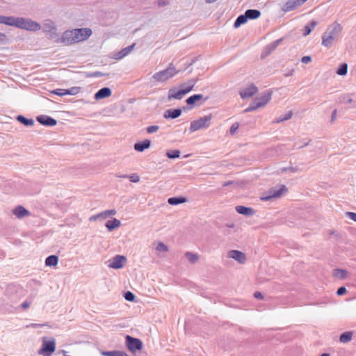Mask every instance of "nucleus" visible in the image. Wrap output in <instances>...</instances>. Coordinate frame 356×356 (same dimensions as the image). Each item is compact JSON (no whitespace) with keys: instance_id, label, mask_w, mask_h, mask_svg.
<instances>
[{"instance_id":"1","label":"nucleus","mask_w":356,"mask_h":356,"mask_svg":"<svg viewBox=\"0 0 356 356\" xmlns=\"http://www.w3.org/2000/svg\"><path fill=\"white\" fill-rule=\"evenodd\" d=\"M197 79H192L189 80L186 83L183 84L180 86V88H172L168 90V100L172 99H181L185 95L191 92L195 85L197 83Z\"/></svg>"},{"instance_id":"2","label":"nucleus","mask_w":356,"mask_h":356,"mask_svg":"<svg viewBox=\"0 0 356 356\" xmlns=\"http://www.w3.org/2000/svg\"><path fill=\"white\" fill-rule=\"evenodd\" d=\"M341 31L342 26L337 22L329 26L322 36V45L326 47H331L333 42L339 37Z\"/></svg>"},{"instance_id":"3","label":"nucleus","mask_w":356,"mask_h":356,"mask_svg":"<svg viewBox=\"0 0 356 356\" xmlns=\"http://www.w3.org/2000/svg\"><path fill=\"white\" fill-rule=\"evenodd\" d=\"M16 28L28 31L35 32L41 29L42 26L38 22L29 18L18 17Z\"/></svg>"},{"instance_id":"4","label":"nucleus","mask_w":356,"mask_h":356,"mask_svg":"<svg viewBox=\"0 0 356 356\" xmlns=\"http://www.w3.org/2000/svg\"><path fill=\"white\" fill-rule=\"evenodd\" d=\"M178 73L175 65L172 63L169 64L168 67L153 75V78L159 82H163L172 78Z\"/></svg>"},{"instance_id":"5","label":"nucleus","mask_w":356,"mask_h":356,"mask_svg":"<svg viewBox=\"0 0 356 356\" xmlns=\"http://www.w3.org/2000/svg\"><path fill=\"white\" fill-rule=\"evenodd\" d=\"M212 119L211 114L202 117L196 120H193L191 122L190 131L194 132L200 129H207L211 124V120Z\"/></svg>"},{"instance_id":"6","label":"nucleus","mask_w":356,"mask_h":356,"mask_svg":"<svg viewBox=\"0 0 356 356\" xmlns=\"http://www.w3.org/2000/svg\"><path fill=\"white\" fill-rule=\"evenodd\" d=\"M125 343L127 348L133 354L140 351L143 347V342L140 339L133 337L130 335H126Z\"/></svg>"},{"instance_id":"7","label":"nucleus","mask_w":356,"mask_h":356,"mask_svg":"<svg viewBox=\"0 0 356 356\" xmlns=\"http://www.w3.org/2000/svg\"><path fill=\"white\" fill-rule=\"evenodd\" d=\"M107 220L105 226L109 232H111V209H107L104 211L99 213L98 214L90 217V221H104Z\"/></svg>"},{"instance_id":"8","label":"nucleus","mask_w":356,"mask_h":356,"mask_svg":"<svg viewBox=\"0 0 356 356\" xmlns=\"http://www.w3.org/2000/svg\"><path fill=\"white\" fill-rule=\"evenodd\" d=\"M76 42H80L86 40L91 35L92 30L89 28H79L74 29Z\"/></svg>"},{"instance_id":"9","label":"nucleus","mask_w":356,"mask_h":356,"mask_svg":"<svg viewBox=\"0 0 356 356\" xmlns=\"http://www.w3.org/2000/svg\"><path fill=\"white\" fill-rule=\"evenodd\" d=\"M56 350V343L55 341H44L42 343V348L38 351L39 354H43L44 356H51V354Z\"/></svg>"},{"instance_id":"10","label":"nucleus","mask_w":356,"mask_h":356,"mask_svg":"<svg viewBox=\"0 0 356 356\" xmlns=\"http://www.w3.org/2000/svg\"><path fill=\"white\" fill-rule=\"evenodd\" d=\"M287 188L284 185H280L279 188H272L269 191V195L261 198V200L267 201L273 197H280L283 193L286 192Z\"/></svg>"},{"instance_id":"11","label":"nucleus","mask_w":356,"mask_h":356,"mask_svg":"<svg viewBox=\"0 0 356 356\" xmlns=\"http://www.w3.org/2000/svg\"><path fill=\"white\" fill-rule=\"evenodd\" d=\"M36 120L40 124L46 127H54L57 124V120L56 119L46 115H40L37 116Z\"/></svg>"},{"instance_id":"12","label":"nucleus","mask_w":356,"mask_h":356,"mask_svg":"<svg viewBox=\"0 0 356 356\" xmlns=\"http://www.w3.org/2000/svg\"><path fill=\"white\" fill-rule=\"evenodd\" d=\"M74 35V29L67 30L63 33L60 38V42L64 43L65 45H70L76 43Z\"/></svg>"},{"instance_id":"13","label":"nucleus","mask_w":356,"mask_h":356,"mask_svg":"<svg viewBox=\"0 0 356 356\" xmlns=\"http://www.w3.org/2000/svg\"><path fill=\"white\" fill-rule=\"evenodd\" d=\"M127 261V259L124 255H115L113 257L112 267L113 269L122 268Z\"/></svg>"},{"instance_id":"14","label":"nucleus","mask_w":356,"mask_h":356,"mask_svg":"<svg viewBox=\"0 0 356 356\" xmlns=\"http://www.w3.org/2000/svg\"><path fill=\"white\" fill-rule=\"evenodd\" d=\"M258 92V88L254 84H251L249 87L240 91V96L242 99H248L252 97Z\"/></svg>"},{"instance_id":"15","label":"nucleus","mask_w":356,"mask_h":356,"mask_svg":"<svg viewBox=\"0 0 356 356\" xmlns=\"http://www.w3.org/2000/svg\"><path fill=\"white\" fill-rule=\"evenodd\" d=\"M229 257L234 259L240 264H245L246 261L245 254L239 250H232L228 252Z\"/></svg>"},{"instance_id":"16","label":"nucleus","mask_w":356,"mask_h":356,"mask_svg":"<svg viewBox=\"0 0 356 356\" xmlns=\"http://www.w3.org/2000/svg\"><path fill=\"white\" fill-rule=\"evenodd\" d=\"M273 92L270 90L265 91L264 93H262L260 96L255 97V100H257V102H259L258 105L262 106H264L266 105L270 100L271 99Z\"/></svg>"},{"instance_id":"17","label":"nucleus","mask_w":356,"mask_h":356,"mask_svg":"<svg viewBox=\"0 0 356 356\" xmlns=\"http://www.w3.org/2000/svg\"><path fill=\"white\" fill-rule=\"evenodd\" d=\"M282 41V38H280L266 45L261 54V58H264L270 54L277 47Z\"/></svg>"},{"instance_id":"18","label":"nucleus","mask_w":356,"mask_h":356,"mask_svg":"<svg viewBox=\"0 0 356 356\" xmlns=\"http://www.w3.org/2000/svg\"><path fill=\"white\" fill-rule=\"evenodd\" d=\"M12 213L19 219H22L31 215L29 211L21 205H18L13 209Z\"/></svg>"},{"instance_id":"19","label":"nucleus","mask_w":356,"mask_h":356,"mask_svg":"<svg viewBox=\"0 0 356 356\" xmlns=\"http://www.w3.org/2000/svg\"><path fill=\"white\" fill-rule=\"evenodd\" d=\"M57 27L56 24L50 20H46L42 25V31L45 33H49L51 35H54L56 32Z\"/></svg>"},{"instance_id":"20","label":"nucleus","mask_w":356,"mask_h":356,"mask_svg":"<svg viewBox=\"0 0 356 356\" xmlns=\"http://www.w3.org/2000/svg\"><path fill=\"white\" fill-rule=\"evenodd\" d=\"M135 45H136V44L134 43L131 45H129V46L122 49L118 53L113 55V58H115L116 60H120V59L123 58L124 57H125L126 56H127L132 51Z\"/></svg>"},{"instance_id":"21","label":"nucleus","mask_w":356,"mask_h":356,"mask_svg":"<svg viewBox=\"0 0 356 356\" xmlns=\"http://www.w3.org/2000/svg\"><path fill=\"white\" fill-rule=\"evenodd\" d=\"M182 113L181 108L168 109L163 113L165 119H176L179 118Z\"/></svg>"},{"instance_id":"22","label":"nucleus","mask_w":356,"mask_h":356,"mask_svg":"<svg viewBox=\"0 0 356 356\" xmlns=\"http://www.w3.org/2000/svg\"><path fill=\"white\" fill-rule=\"evenodd\" d=\"M339 102L347 105V108H356V99H353L349 95H344L339 97Z\"/></svg>"},{"instance_id":"23","label":"nucleus","mask_w":356,"mask_h":356,"mask_svg":"<svg viewBox=\"0 0 356 356\" xmlns=\"http://www.w3.org/2000/svg\"><path fill=\"white\" fill-rule=\"evenodd\" d=\"M18 17L0 15V24L16 27Z\"/></svg>"},{"instance_id":"24","label":"nucleus","mask_w":356,"mask_h":356,"mask_svg":"<svg viewBox=\"0 0 356 356\" xmlns=\"http://www.w3.org/2000/svg\"><path fill=\"white\" fill-rule=\"evenodd\" d=\"M111 95V89L108 87H104L99 89L95 94V99L96 100L102 99L110 97Z\"/></svg>"},{"instance_id":"25","label":"nucleus","mask_w":356,"mask_h":356,"mask_svg":"<svg viewBox=\"0 0 356 356\" xmlns=\"http://www.w3.org/2000/svg\"><path fill=\"white\" fill-rule=\"evenodd\" d=\"M235 209L237 213L246 216H251L254 214V210L251 207H248L242 205H238L235 207Z\"/></svg>"},{"instance_id":"26","label":"nucleus","mask_w":356,"mask_h":356,"mask_svg":"<svg viewBox=\"0 0 356 356\" xmlns=\"http://www.w3.org/2000/svg\"><path fill=\"white\" fill-rule=\"evenodd\" d=\"M151 145V140L145 139L143 141L136 143L134 144V149L137 152H142L145 149H148Z\"/></svg>"},{"instance_id":"27","label":"nucleus","mask_w":356,"mask_h":356,"mask_svg":"<svg viewBox=\"0 0 356 356\" xmlns=\"http://www.w3.org/2000/svg\"><path fill=\"white\" fill-rule=\"evenodd\" d=\"M301 6L298 0H288L282 8V10L285 13L294 10L298 6Z\"/></svg>"},{"instance_id":"28","label":"nucleus","mask_w":356,"mask_h":356,"mask_svg":"<svg viewBox=\"0 0 356 356\" xmlns=\"http://www.w3.org/2000/svg\"><path fill=\"white\" fill-rule=\"evenodd\" d=\"M16 119L26 127H31L34 124V120L32 118H27L22 115H17Z\"/></svg>"},{"instance_id":"29","label":"nucleus","mask_w":356,"mask_h":356,"mask_svg":"<svg viewBox=\"0 0 356 356\" xmlns=\"http://www.w3.org/2000/svg\"><path fill=\"white\" fill-rule=\"evenodd\" d=\"M202 99L203 95L202 94H195L188 97L186 100V102L189 106H193L197 102Z\"/></svg>"},{"instance_id":"30","label":"nucleus","mask_w":356,"mask_h":356,"mask_svg":"<svg viewBox=\"0 0 356 356\" xmlns=\"http://www.w3.org/2000/svg\"><path fill=\"white\" fill-rule=\"evenodd\" d=\"M248 19H256L261 15V12L257 9H248L245 12Z\"/></svg>"},{"instance_id":"31","label":"nucleus","mask_w":356,"mask_h":356,"mask_svg":"<svg viewBox=\"0 0 356 356\" xmlns=\"http://www.w3.org/2000/svg\"><path fill=\"white\" fill-rule=\"evenodd\" d=\"M58 257L55 254L48 256L45 259V265L47 266H55L58 264Z\"/></svg>"},{"instance_id":"32","label":"nucleus","mask_w":356,"mask_h":356,"mask_svg":"<svg viewBox=\"0 0 356 356\" xmlns=\"http://www.w3.org/2000/svg\"><path fill=\"white\" fill-rule=\"evenodd\" d=\"M317 25V22L312 20L307 24H306L304 27L303 30V35L307 36L311 33L312 30L316 27Z\"/></svg>"},{"instance_id":"33","label":"nucleus","mask_w":356,"mask_h":356,"mask_svg":"<svg viewBox=\"0 0 356 356\" xmlns=\"http://www.w3.org/2000/svg\"><path fill=\"white\" fill-rule=\"evenodd\" d=\"M248 19V18L247 15H245V13H244L243 15H240L234 22V27L236 29L238 28L242 24H245L247 22Z\"/></svg>"},{"instance_id":"34","label":"nucleus","mask_w":356,"mask_h":356,"mask_svg":"<svg viewBox=\"0 0 356 356\" xmlns=\"http://www.w3.org/2000/svg\"><path fill=\"white\" fill-rule=\"evenodd\" d=\"M333 275L338 279L344 280L348 275V271L344 269H334L333 271Z\"/></svg>"},{"instance_id":"35","label":"nucleus","mask_w":356,"mask_h":356,"mask_svg":"<svg viewBox=\"0 0 356 356\" xmlns=\"http://www.w3.org/2000/svg\"><path fill=\"white\" fill-rule=\"evenodd\" d=\"M186 202V198L184 197H172L168 200V204L170 205H178Z\"/></svg>"},{"instance_id":"36","label":"nucleus","mask_w":356,"mask_h":356,"mask_svg":"<svg viewBox=\"0 0 356 356\" xmlns=\"http://www.w3.org/2000/svg\"><path fill=\"white\" fill-rule=\"evenodd\" d=\"M292 115H293L292 111H289L286 112L284 115H282L276 118L274 120L273 122L274 123H280V122H284L285 120H288L291 118Z\"/></svg>"},{"instance_id":"37","label":"nucleus","mask_w":356,"mask_h":356,"mask_svg":"<svg viewBox=\"0 0 356 356\" xmlns=\"http://www.w3.org/2000/svg\"><path fill=\"white\" fill-rule=\"evenodd\" d=\"M353 332L348 331L343 332L339 337V340L342 343H348L352 339Z\"/></svg>"},{"instance_id":"38","label":"nucleus","mask_w":356,"mask_h":356,"mask_svg":"<svg viewBox=\"0 0 356 356\" xmlns=\"http://www.w3.org/2000/svg\"><path fill=\"white\" fill-rule=\"evenodd\" d=\"M181 152L178 149L170 150L166 152V156L170 159H177L180 156Z\"/></svg>"},{"instance_id":"39","label":"nucleus","mask_w":356,"mask_h":356,"mask_svg":"<svg viewBox=\"0 0 356 356\" xmlns=\"http://www.w3.org/2000/svg\"><path fill=\"white\" fill-rule=\"evenodd\" d=\"M81 90L80 87H71L68 89L65 90V95H77Z\"/></svg>"},{"instance_id":"40","label":"nucleus","mask_w":356,"mask_h":356,"mask_svg":"<svg viewBox=\"0 0 356 356\" xmlns=\"http://www.w3.org/2000/svg\"><path fill=\"white\" fill-rule=\"evenodd\" d=\"M348 72V65L345 63L340 65L337 70V74L341 76H344Z\"/></svg>"},{"instance_id":"41","label":"nucleus","mask_w":356,"mask_h":356,"mask_svg":"<svg viewBox=\"0 0 356 356\" xmlns=\"http://www.w3.org/2000/svg\"><path fill=\"white\" fill-rule=\"evenodd\" d=\"M185 257L192 264L195 263L198 259V256L196 254H194L191 252H186L185 253Z\"/></svg>"},{"instance_id":"42","label":"nucleus","mask_w":356,"mask_h":356,"mask_svg":"<svg viewBox=\"0 0 356 356\" xmlns=\"http://www.w3.org/2000/svg\"><path fill=\"white\" fill-rule=\"evenodd\" d=\"M124 298L127 301L134 302L135 300L136 296L131 291H127L124 293Z\"/></svg>"},{"instance_id":"43","label":"nucleus","mask_w":356,"mask_h":356,"mask_svg":"<svg viewBox=\"0 0 356 356\" xmlns=\"http://www.w3.org/2000/svg\"><path fill=\"white\" fill-rule=\"evenodd\" d=\"M156 250L157 251H159V252H165L168 251V248L163 242H159V243H158V244L156 245Z\"/></svg>"},{"instance_id":"44","label":"nucleus","mask_w":356,"mask_h":356,"mask_svg":"<svg viewBox=\"0 0 356 356\" xmlns=\"http://www.w3.org/2000/svg\"><path fill=\"white\" fill-rule=\"evenodd\" d=\"M159 129V127L158 125H152L146 128V131L150 134L156 132Z\"/></svg>"},{"instance_id":"45","label":"nucleus","mask_w":356,"mask_h":356,"mask_svg":"<svg viewBox=\"0 0 356 356\" xmlns=\"http://www.w3.org/2000/svg\"><path fill=\"white\" fill-rule=\"evenodd\" d=\"M123 177H129L131 182L137 183L140 181V177L137 174H132L130 176L124 175Z\"/></svg>"},{"instance_id":"46","label":"nucleus","mask_w":356,"mask_h":356,"mask_svg":"<svg viewBox=\"0 0 356 356\" xmlns=\"http://www.w3.org/2000/svg\"><path fill=\"white\" fill-rule=\"evenodd\" d=\"M239 127V123L238 122H235L234 124H232V125L231 126L230 129H229V133L231 135H234L236 131L238 130Z\"/></svg>"},{"instance_id":"47","label":"nucleus","mask_w":356,"mask_h":356,"mask_svg":"<svg viewBox=\"0 0 356 356\" xmlns=\"http://www.w3.org/2000/svg\"><path fill=\"white\" fill-rule=\"evenodd\" d=\"M65 89L58 88V89L54 90L51 92L54 95L62 97V96L65 95Z\"/></svg>"},{"instance_id":"48","label":"nucleus","mask_w":356,"mask_h":356,"mask_svg":"<svg viewBox=\"0 0 356 356\" xmlns=\"http://www.w3.org/2000/svg\"><path fill=\"white\" fill-rule=\"evenodd\" d=\"M290 171L293 173L294 172H296L298 171V168L297 167H289V168H282L281 169V172H286V171Z\"/></svg>"},{"instance_id":"49","label":"nucleus","mask_w":356,"mask_h":356,"mask_svg":"<svg viewBox=\"0 0 356 356\" xmlns=\"http://www.w3.org/2000/svg\"><path fill=\"white\" fill-rule=\"evenodd\" d=\"M31 302H32V300H26L25 301H24V302L21 304L20 307H22V309H28V308L30 307V305H31Z\"/></svg>"},{"instance_id":"50","label":"nucleus","mask_w":356,"mask_h":356,"mask_svg":"<svg viewBox=\"0 0 356 356\" xmlns=\"http://www.w3.org/2000/svg\"><path fill=\"white\" fill-rule=\"evenodd\" d=\"M347 290L345 286H340L338 288L337 291V294L339 296L344 295L346 293Z\"/></svg>"},{"instance_id":"51","label":"nucleus","mask_w":356,"mask_h":356,"mask_svg":"<svg viewBox=\"0 0 356 356\" xmlns=\"http://www.w3.org/2000/svg\"><path fill=\"white\" fill-rule=\"evenodd\" d=\"M310 141H311V140H308L307 141L304 142L303 143H302V145H298L297 143H295L293 148L294 149H302V148L307 146L309 144Z\"/></svg>"},{"instance_id":"52","label":"nucleus","mask_w":356,"mask_h":356,"mask_svg":"<svg viewBox=\"0 0 356 356\" xmlns=\"http://www.w3.org/2000/svg\"><path fill=\"white\" fill-rule=\"evenodd\" d=\"M113 356H129L124 351L113 350Z\"/></svg>"},{"instance_id":"53","label":"nucleus","mask_w":356,"mask_h":356,"mask_svg":"<svg viewBox=\"0 0 356 356\" xmlns=\"http://www.w3.org/2000/svg\"><path fill=\"white\" fill-rule=\"evenodd\" d=\"M120 225V221L115 218H113L112 220V228L113 229L118 227Z\"/></svg>"},{"instance_id":"54","label":"nucleus","mask_w":356,"mask_h":356,"mask_svg":"<svg viewBox=\"0 0 356 356\" xmlns=\"http://www.w3.org/2000/svg\"><path fill=\"white\" fill-rule=\"evenodd\" d=\"M346 215L352 220L356 222V213L348 211Z\"/></svg>"},{"instance_id":"55","label":"nucleus","mask_w":356,"mask_h":356,"mask_svg":"<svg viewBox=\"0 0 356 356\" xmlns=\"http://www.w3.org/2000/svg\"><path fill=\"white\" fill-rule=\"evenodd\" d=\"M312 61V58L309 56H305L301 58V62L302 63H309Z\"/></svg>"},{"instance_id":"56","label":"nucleus","mask_w":356,"mask_h":356,"mask_svg":"<svg viewBox=\"0 0 356 356\" xmlns=\"http://www.w3.org/2000/svg\"><path fill=\"white\" fill-rule=\"evenodd\" d=\"M102 76V74L100 72H94L89 73L88 76L89 77H99Z\"/></svg>"},{"instance_id":"57","label":"nucleus","mask_w":356,"mask_h":356,"mask_svg":"<svg viewBox=\"0 0 356 356\" xmlns=\"http://www.w3.org/2000/svg\"><path fill=\"white\" fill-rule=\"evenodd\" d=\"M254 297L255 298H257V299H260V300L264 299V296H263V294H262L261 292H259V291H256V292H254Z\"/></svg>"},{"instance_id":"58","label":"nucleus","mask_w":356,"mask_h":356,"mask_svg":"<svg viewBox=\"0 0 356 356\" xmlns=\"http://www.w3.org/2000/svg\"><path fill=\"white\" fill-rule=\"evenodd\" d=\"M7 39L5 33L0 32V43H3Z\"/></svg>"},{"instance_id":"59","label":"nucleus","mask_w":356,"mask_h":356,"mask_svg":"<svg viewBox=\"0 0 356 356\" xmlns=\"http://www.w3.org/2000/svg\"><path fill=\"white\" fill-rule=\"evenodd\" d=\"M259 102H257V100H255V98L254 99L253 102L250 104L253 107H255V109L257 110L258 108L261 107V106L258 105Z\"/></svg>"},{"instance_id":"60","label":"nucleus","mask_w":356,"mask_h":356,"mask_svg":"<svg viewBox=\"0 0 356 356\" xmlns=\"http://www.w3.org/2000/svg\"><path fill=\"white\" fill-rule=\"evenodd\" d=\"M255 107L252 106L251 105H249L245 110V113H249L255 111Z\"/></svg>"},{"instance_id":"61","label":"nucleus","mask_w":356,"mask_h":356,"mask_svg":"<svg viewBox=\"0 0 356 356\" xmlns=\"http://www.w3.org/2000/svg\"><path fill=\"white\" fill-rule=\"evenodd\" d=\"M255 107L252 106L251 105H249L245 110V113H249L255 111Z\"/></svg>"},{"instance_id":"62","label":"nucleus","mask_w":356,"mask_h":356,"mask_svg":"<svg viewBox=\"0 0 356 356\" xmlns=\"http://www.w3.org/2000/svg\"><path fill=\"white\" fill-rule=\"evenodd\" d=\"M336 117H337V110L334 109L332 113V115H331V122H333L336 119Z\"/></svg>"},{"instance_id":"63","label":"nucleus","mask_w":356,"mask_h":356,"mask_svg":"<svg viewBox=\"0 0 356 356\" xmlns=\"http://www.w3.org/2000/svg\"><path fill=\"white\" fill-rule=\"evenodd\" d=\"M294 70L293 69L289 70L287 72L284 74L286 77H289L293 75Z\"/></svg>"},{"instance_id":"64","label":"nucleus","mask_w":356,"mask_h":356,"mask_svg":"<svg viewBox=\"0 0 356 356\" xmlns=\"http://www.w3.org/2000/svg\"><path fill=\"white\" fill-rule=\"evenodd\" d=\"M158 4L160 6H164L168 4V2L166 1H165V0H159L158 1Z\"/></svg>"}]
</instances>
